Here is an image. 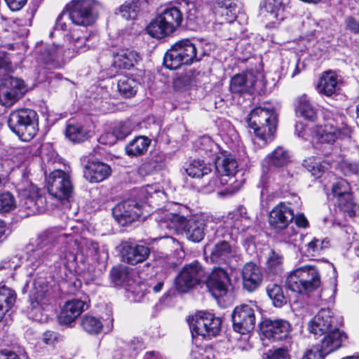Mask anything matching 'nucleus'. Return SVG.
<instances>
[{
	"mask_svg": "<svg viewBox=\"0 0 359 359\" xmlns=\"http://www.w3.org/2000/svg\"><path fill=\"white\" fill-rule=\"evenodd\" d=\"M155 219L161 230H177L184 227L187 238L194 243L201 242L205 236V222L202 217H194L187 222L184 216L167 210H159Z\"/></svg>",
	"mask_w": 359,
	"mask_h": 359,
	"instance_id": "f257e3e1",
	"label": "nucleus"
},
{
	"mask_svg": "<svg viewBox=\"0 0 359 359\" xmlns=\"http://www.w3.org/2000/svg\"><path fill=\"white\" fill-rule=\"evenodd\" d=\"M183 20V13L179 8L167 6L151 21L146 29L153 38L163 39L180 27Z\"/></svg>",
	"mask_w": 359,
	"mask_h": 359,
	"instance_id": "f03ea898",
	"label": "nucleus"
},
{
	"mask_svg": "<svg viewBox=\"0 0 359 359\" xmlns=\"http://www.w3.org/2000/svg\"><path fill=\"white\" fill-rule=\"evenodd\" d=\"M286 287L299 294H308L321 285V275L319 269L313 265H305L297 268L287 276Z\"/></svg>",
	"mask_w": 359,
	"mask_h": 359,
	"instance_id": "7ed1b4c3",
	"label": "nucleus"
},
{
	"mask_svg": "<svg viewBox=\"0 0 359 359\" xmlns=\"http://www.w3.org/2000/svg\"><path fill=\"white\" fill-rule=\"evenodd\" d=\"M199 60L201 57L197 55L195 44L186 39L177 41L166 51L163 64L168 69H177L182 65H188Z\"/></svg>",
	"mask_w": 359,
	"mask_h": 359,
	"instance_id": "20e7f679",
	"label": "nucleus"
},
{
	"mask_svg": "<svg viewBox=\"0 0 359 359\" xmlns=\"http://www.w3.org/2000/svg\"><path fill=\"white\" fill-rule=\"evenodd\" d=\"M215 177L219 181L220 186L227 185L226 191L233 194L241 188V183L235 180L237 172L238 163L235 157L226 152L221 153L217 156L215 160Z\"/></svg>",
	"mask_w": 359,
	"mask_h": 359,
	"instance_id": "39448f33",
	"label": "nucleus"
},
{
	"mask_svg": "<svg viewBox=\"0 0 359 359\" xmlns=\"http://www.w3.org/2000/svg\"><path fill=\"white\" fill-rule=\"evenodd\" d=\"M192 338L194 335L201 336L203 338L216 337L221 331L222 318L215 314L206 311H198L195 316L187 318Z\"/></svg>",
	"mask_w": 359,
	"mask_h": 359,
	"instance_id": "423d86ee",
	"label": "nucleus"
},
{
	"mask_svg": "<svg viewBox=\"0 0 359 359\" xmlns=\"http://www.w3.org/2000/svg\"><path fill=\"white\" fill-rule=\"evenodd\" d=\"M98 6L96 0H72L68 4L69 18L76 25L90 26L97 18Z\"/></svg>",
	"mask_w": 359,
	"mask_h": 359,
	"instance_id": "0eeeda50",
	"label": "nucleus"
},
{
	"mask_svg": "<svg viewBox=\"0 0 359 359\" xmlns=\"http://www.w3.org/2000/svg\"><path fill=\"white\" fill-rule=\"evenodd\" d=\"M247 123L256 135H273L277 129V115L273 109L257 107L248 115Z\"/></svg>",
	"mask_w": 359,
	"mask_h": 359,
	"instance_id": "6e6552de",
	"label": "nucleus"
},
{
	"mask_svg": "<svg viewBox=\"0 0 359 359\" xmlns=\"http://www.w3.org/2000/svg\"><path fill=\"white\" fill-rule=\"evenodd\" d=\"M17 190L20 198V205L27 212V215L41 212L43 198L36 187L27 179H24L18 184Z\"/></svg>",
	"mask_w": 359,
	"mask_h": 359,
	"instance_id": "1a4fd4ad",
	"label": "nucleus"
},
{
	"mask_svg": "<svg viewBox=\"0 0 359 359\" xmlns=\"http://www.w3.org/2000/svg\"><path fill=\"white\" fill-rule=\"evenodd\" d=\"M205 280V271L201 264L194 261L185 264L175 278L176 289L187 292Z\"/></svg>",
	"mask_w": 359,
	"mask_h": 359,
	"instance_id": "9d476101",
	"label": "nucleus"
},
{
	"mask_svg": "<svg viewBox=\"0 0 359 359\" xmlns=\"http://www.w3.org/2000/svg\"><path fill=\"white\" fill-rule=\"evenodd\" d=\"M65 239V233H61L57 229L42 232L36 240V249L34 251V256L39 257L38 264L50 260V257L54 256L53 252L55 245Z\"/></svg>",
	"mask_w": 359,
	"mask_h": 359,
	"instance_id": "9b49d317",
	"label": "nucleus"
},
{
	"mask_svg": "<svg viewBox=\"0 0 359 359\" xmlns=\"http://www.w3.org/2000/svg\"><path fill=\"white\" fill-rule=\"evenodd\" d=\"M257 306L250 303L236 306L231 313L233 330L241 334L251 332L255 325Z\"/></svg>",
	"mask_w": 359,
	"mask_h": 359,
	"instance_id": "f8f14e48",
	"label": "nucleus"
},
{
	"mask_svg": "<svg viewBox=\"0 0 359 359\" xmlns=\"http://www.w3.org/2000/svg\"><path fill=\"white\" fill-rule=\"evenodd\" d=\"M47 187L50 195L58 200L69 198L73 191L69 175L57 169L50 172L47 178Z\"/></svg>",
	"mask_w": 359,
	"mask_h": 359,
	"instance_id": "ddd939ff",
	"label": "nucleus"
},
{
	"mask_svg": "<svg viewBox=\"0 0 359 359\" xmlns=\"http://www.w3.org/2000/svg\"><path fill=\"white\" fill-rule=\"evenodd\" d=\"M187 174L193 177L201 180V187L207 192H212L216 188H219V181L215 177L212 166L204 161L194 160L186 168Z\"/></svg>",
	"mask_w": 359,
	"mask_h": 359,
	"instance_id": "4468645a",
	"label": "nucleus"
},
{
	"mask_svg": "<svg viewBox=\"0 0 359 359\" xmlns=\"http://www.w3.org/2000/svg\"><path fill=\"white\" fill-rule=\"evenodd\" d=\"M210 258L214 263L230 265L240 258L239 248L228 241H219L214 245Z\"/></svg>",
	"mask_w": 359,
	"mask_h": 359,
	"instance_id": "2eb2a0df",
	"label": "nucleus"
},
{
	"mask_svg": "<svg viewBox=\"0 0 359 359\" xmlns=\"http://www.w3.org/2000/svg\"><path fill=\"white\" fill-rule=\"evenodd\" d=\"M62 48L55 43H38L36 47L38 62L44 64L48 68L55 69L60 66L62 60Z\"/></svg>",
	"mask_w": 359,
	"mask_h": 359,
	"instance_id": "dca6fc26",
	"label": "nucleus"
},
{
	"mask_svg": "<svg viewBox=\"0 0 359 359\" xmlns=\"http://www.w3.org/2000/svg\"><path fill=\"white\" fill-rule=\"evenodd\" d=\"M112 214L118 224L126 226L137 219L142 215V210L135 201L128 200L117 204Z\"/></svg>",
	"mask_w": 359,
	"mask_h": 359,
	"instance_id": "f3484780",
	"label": "nucleus"
},
{
	"mask_svg": "<svg viewBox=\"0 0 359 359\" xmlns=\"http://www.w3.org/2000/svg\"><path fill=\"white\" fill-rule=\"evenodd\" d=\"M337 320L332 311L329 309H322L309 321L308 327L311 333L322 336L334 327H337Z\"/></svg>",
	"mask_w": 359,
	"mask_h": 359,
	"instance_id": "a211bd4d",
	"label": "nucleus"
},
{
	"mask_svg": "<svg viewBox=\"0 0 359 359\" xmlns=\"http://www.w3.org/2000/svg\"><path fill=\"white\" fill-rule=\"evenodd\" d=\"M205 283L208 290L215 299L226 294L230 279L226 271L222 268H215L209 275Z\"/></svg>",
	"mask_w": 359,
	"mask_h": 359,
	"instance_id": "6ab92c4d",
	"label": "nucleus"
},
{
	"mask_svg": "<svg viewBox=\"0 0 359 359\" xmlns=\"http://www.w3.org/2000/svg\"><path fill=\"white\" fill-rule=\"evenodd\" d=\"M294 219L292 208L284 202H280L270 212L269 224L276 231L286 229Z\"/></svg>",
	"mask_w": 359,
	"mask_h": 359,
	"instance_id": "aec40b11",
	"label": "nucleus"
},
{
	"mask_svg": "<svg viewBox=\"0 0 359 359\" xmlns=\"http://www.w3.org/2000/svg\"><path fill=\"white\" fill-rule=\"evenodd\" d=\"M262 330L264 335L273 341H283L290 337L291 325L285 320L266 319L262 322Z\"/></svg>",
	"mask_w": 359,
	"mask_h": 359,
	"instance_id": "412c9836",
	"label": "nucleus"
},
{
	"mask_svg": "<svg viewBox=\"0 0 359 359\" xmlns=\"http://www.w3.org/2000/svg\"><path fill=\"white\" fill-rule=\"evenodd\" d=\"M36 114L34 111L29 109H22L13 111L8 121V123L11 130L19 135L22 128H27L34 125L36 121Z\"/></svg>",
	"mask_w": 359,
	"mask_h": 359,
	"instance_id": "4be33fe9",
	"label": "nucleus"
},
{
	"mask_svg": "<svg viewBox=\"0 0 359 359\" xmlns=\"http://www.w3.org/2000/svg\"><path fill=\"white\" fill-rule=\"evenodd\" d=\"M151 253L150 248L144 245L124 243L121 248L123 262L135 265L147 260Z\"/></svg>",
	"mask_w": 359,
	"mask_h": 359,
	"instance_id": "5701e85b",
	"label": "nucleus"
},
{
	"mask_svg": "<svg viewBox=\"0 0 359 359\" xmlns=\"http://www.w3.org/2000/svg\"><path fill=\"white\" fill-rule=\"evenodd\" d=\"M322 336L323 337L320 341L319 349L325 355L339 348L347 338L346 333L337 327H334Z\"/></svg>",
	"mask_w": 359,
	"mask_h": 359,
	"instance_id": "b1692460",
	"label": "nucleus"
},
{
	"mask_svg": "<svg viewBox=\"0 0 359 359\" xmlns=\"http://www.w3.org/2000/svg\"><path fill=\"white\" fill-rule=\"evenodd\" d=\"M67 40L69 43V48L77 54L85 52L94 46L98 41V36L96 34H89L88 36H82L79 29H74L67 35Z\"/></svg>",
	"mask_w": 359,
	"mask_h": 359,
	"instance_id": "393cba45",
	"label": "nucleus"
},
{
	"mask_svg": "<svg viewBox=\"0 0 359 359\" xmlns=\"http://www.w3.org/2000/svg\"><path fill=\"white\" fill-rule=\"evenodd\" d=\"M85 306L86 302L80 299H74L67 301L58 316L60 324L69 325L74 323L84 311Z\"/></svg>",
	"mask_w": 359,
	"mask_h": 359,
	"instance_id": "a878e982",
	"label": "nucleus"
},
{
	"mask_svg": "<svg viewBox=\"0 0 359 359\" xmlns=\"http://www.w3.org/2000/svg\"><path fill=\"white\" fill-rule=\"evenodd\" d=\"M109 165L100 161H88L83 171L84 177L91 183L100 182L111 175Z\"/></svg>",
	"mask_w": 359,
	"mask_h": 359,
	"instance_id": "bb28decb",
	"label": "nucleus"
},
{
	"mask_svg": "<svg viewBox=\"0 0 359 359\" xmlns=\"http://www.w3.org/2000/svg\"><path fill=\"white\" fill-rule=\"evenodd\" d=\"M242 280L244 289L248 292L255 290L262 280L260 269L253 263H247L242 270Z\"/></svg>",
	"mask_w": 359,
	"mask_h": 359,
	"instance_id": "cd10ccee",
	"label": "nucleus"
},
{
	"mask_svg": "<svg viewBox=\"0 0 359 359\" xmlns=\"http://www.w3.org/2000/svg\"><path fill=\"white\" fill-rule=\"evenodd\" d=\"M256 81L252 72L236 74L231 79L229 90L232 93L238 95L250 93Z\"/></svg>",
	"mask_w": 359,
	"mask_h": 359,
	"instance_id": "c85d7f7f",
	"label": "nucleus"
},
{
	"mask_svg": "<svg viewBox=\"0 0 359 359\" xmlns=\"http://www.w3.org/2000/svg\"><path fill=\"white\" fill-rule=\"evenodd\" d=\"M341 80L335 72L328 70L323 73L317 86L318 92L326 96H332L339 90Z\"/></svg>",
	"mask_w": 359,
	"mask_h": 359,
	"instance_id": "c756f323",
	"label": "nucleus"
},
{
	"mask_svg": "<svg viewBox=\"0 0 359 359\" xmlns=\"http://www.w3.org/2000/svg\"><path fill=\"white\" fill-rule=\"evenodd\" d=\"M49 297L48 284L43 280L36 278L33 283V289L29 294L32 309L48 304Z\"/></svg>",
	"mask_w": 359,
	"mask_h": 359,
	"instance_id": "7c9ffc66",
	"label": "nucleus"
},
{
	"mask_svg": "<svg viewBox=\"0 0 359 359\" xmlns=\"http://www.w3.org/2000/svg\"><path fill=\"white\" fill-rule=\"evenodd\" d=\"M76 257L73 252H66L64 255H60V265L55 271V276L57 278L72 282L74 279L72 268L74 266Z\"/></svg>",
	"mask_w": 359,
	"mask_h": 359,
	"instance_id": "2f4dec72",
	"label": "nucleus"
},
{
	"mask_svg": "<svg viewBox=\"0 0 359 359\" xmlns=\"http://www.w3.org/2000/svg\"><path fill=\"white\" fill-rule=\"evenodd\" d=\"M146 0H128L120 6L118 11L126 20H135L147 7Z\"/></svg>",
	"mask_w": 359,
	"mask_h": 359,
	"instance_id": "473e14b6",
	"label": "nucleus"
},
{
	"mask_svg": "<svg viewBox=\"0 0 359 359\" xmlns=\"http://www.w3.org/2000/svg\"><path fill=\"white\" fill-rule=\"evenodd\" d=\"M141 59L138 53L130 49H122L114 55V66L119 69H130Z\"/></svg>",
	"mask_w": 359,
	"mask_h": 359,
	"instance_id": "72a5a7b5",
	"label": "nucleus"
},
{
	"mask_svg": "<svg viewBox=\"0 0 359 359\" xmlns=\"http://www.w3.org/2000/svg\"><path fill=\"white\" fill-rule=\"evenodd\" d=\"M296 112L305 119L311 121H314L317 116L316 109L311 104L310 99L306 95H302L298 97Z\"/></svg>",
	"mask_w": 359,
	"mask_h": 359,
	"instance_id": "f704fd0d",
	"label": "nucleus"
},
{
	"mask_svg": "<svg viewBox=\"0 0 359 359\" xmlns=\"http://www.w3.org/2000/svg\"><path fill=\"white\" fill-rule=\"evenodd\" d=\"M151 144V140L147 136H136L126 147V151L128 156H136L147 151Z\"/></svg>",
	"mask_w": 359,
	"mask_h": 359,
	"instance_id": "c9c22d12",
	"label": "nucleus"
},
{
	"mask_svg": "<svg viewBox=\"0 0 359 359\" xmlns=\"http://www.w3.org/2000/svg\"><path fill=\"white\" fill-rule=\"evenodd\" d=\"M16 294L13 290L5 286L0 287V320L14 304Z\"/></svg>",
	"mask_w": 359,
	"mask_h": 359,
	"instance_id": "e433bc0d",
	"label": "nucleus"
},
{
	"mask_svg": "<svg viewBox=\"0 0 359 359\" xmlns=\"http://www.w3.org/2000/svg\"><path fill=\"white\" fill-rule=\"evenodd\" d=\"M163 162L161 156H154L146 159L138 168L137 172L141 176H147L160 170L163 168Z\"/></svg>",
	"mask_w": 359,
	"mask_h": 359,
	"instance_id": "4c0bfd02",
	"label": "nucleus"
},
{
	"mask_svg": "<svg viewBox=\"0 0 359 359\" xmlns=\"http://www.w3.org/2000/svg\"><path fill=\"white\" fill-rule=\"evenodd\" d=\"M137 87L138 83L133 79L123 76L118 81V91L125 97L134 96L137 93Z\"/></svg>",
	"mask_w": 359,
	"mask_h": 359,
	"instance_id": "58836bf2",
	"label": "nucleus"
},
{
	"mask_svg": "<svg viewBox=\"0 0 359 359\" xmlns=\"http://www.w3.org/2000/svg\"><path fill=\"white\" fill-rule=\"evenodd\" d=\"M266 292L276 307H282L287 303V299L280 285L269 283L266 287Z\"/></svg>",
	"mask_w": 359,
	"mask_h": 359,
	"instance_id": "ea45409f",
	"label": "nucleus"
},
{
	"mask_svg": "<svg viewBox=\"0 0 359 359\" xmlns=\"http://www.w3.org/2000/svg\"><path fill=\"white\" fill-rule=\"evenodd\" d=\"M247 218L245 217L239 216L238 212H231L229 213L224 222V228L232 229V233L233 231L235 233H240L242 231H245L246 229L249 227V225L241 226L243 222H247Z\"/></svg>",
	"mask_w": 359,
	"mask_h": 359,
	"instance_id": "a19ab883",
	"label": "nucleus"
},
{
	"mask_svg": "<svg viewBox=\"0 0 359 359\" xmlns=\"http://www.w3.org/2000/svg\"><path fill=\"white\" fill-rule=\"evenodd\" d=\"M266 160L269 165L275 167H283L290 162L288 151L282 147H277L271 154L268 156Z\"/></svg>",
	"mask_w": 359,
	"mask_h": 359,
	"instance_id": "79ce46f5",
	"label": "nucleus"
},
{
	"mask_svg": "<svg viewBox=\"0 0 359 359\" xmlns=\"http://www.w3.org/2000/svg\"><path fill=\"white\" fill-rule=\"evenodd\" d=\"M1 79H4L2 83L10 90L15 92V94L20 98L27 92V87L22 79L9 76L7 74Z\"/></svg>",
	"mask_w": 359,
	"mask_h": 359,
	"instance_id": "37998d69",
	"label": "nucleus"
},
{
	"mask_svg": "<svg viewBox=\"0 0 359 359\" xmlns=\"http://www.w3.org/2000/svg\"><path fill=\"white\" fill-rule=\"evenodd\" d=\"M337 201L339 208L343 212L348 213L350 217H353L356 215L358 207L353 200L351 192L344 195V196H340Z\"/></svg>",
	"mask_w": 359,
	"mask_h": 359,
	"instance_id": "c03bdc74",
	"label": "nucleus"
},
{
	"mask_svg": "<svg viewBox=\"0 0 359 359\" xmlns=\"http://www.w3.org/2000/svg\"><path fill=\"white\" fill-rule=\"evenodd\" d=\"M83 329L91 334H97L102 330L103 325L97 318L92 316L83 317L81 321Z\"/></svg>",
	"mask_w": 359,
	"mask_h": 359,
	"instance_id": "a18cd8bd",
	"label": "nucleus"
},
{
	"mask_svg": "<svg viewBox=\"0 0 359 359\" xmlns=\"http://www.w3.org/2000/svg\"><path fill=\"white\" fill-rule=\"evenodd\" d=\"M329 245V241L313 238L306 245L305 253L307 256L314 257L321 254Z\"/></svg>",
	"mask_w": 359,
	"mask_h": 359,
	"instance_id": "49530a36",
	"label": "nucleus"
},
{
	"mask_svg": "<svg viewBox=\"0 0 359 359\" xmlns=\"http://www.w3.org/2000/svg\"><path fill=\"white\" fill-rule=\"evenodd\" d=\"M283 230L284 231L280 236V239L282 241L294 246L299 245L302 238V235L299 234L294 226H288Z\"/></svg>",
	"mask_w": 359,
	"mask_h": 359,
	"instance_id": "de8ad7c7",
	"label": "nucleus"
},
{
	"mask_svg": "<svg viewBox=\"0 0 359 359\" xmlns=\"http://www.w3.org/2000/svg\"><path fill=\"white\" fill-rule=\"evenodd\" d=\"M128 268L123 265L113 267L110 273L111 280L116 285H119L124 283L128 278Z\"/></svg>",
	"mask_w": 359,
	"mask_h": 359,
	"instance_id": "09e8293b",
	"label": "nucleus"
},
{
	"mask_svg": "<svg viewBox=\"0 0 359 359\" xmlns=\"http://www.w3.org/2000/svg\"><path fill=\"white\" fill-rule=\"evenodd\" d=\"M20 97L15 94V92L10 90L3 83L0 86V104L4 107H11Z\"/></svg>",
	"mask_w": 359,
	"mask_h": 359,
	"instance_id": "8fccbe9b",
	"label": "nucleus"
},
{
	"mask_svg": "<svg viewBox=\"0 0 359 359\" xmlns=\"http://www.w3.org/2000/svg\"><path fill=\"white\" fill-rule=\"evenodd\" d=\"M16 207L15 197L10 192L0 194V213L8 212Z\"/></svg>",
	"mask_w": 359,
	"mask_h": 359,
	"instance_id": "3c124183",
	"label": "nucleus"
},
{
	"mask_svg": "<svg viewBox=\"0 0 359 359\" xmlns=\"http://www.w3.org/2000/svg\"><path fill=\"white\" fill-rule=\"evenodd\" d=\"M282 262V256L272 250L271 251L266 262V269L269 272L278 273L280 270Z\"/></svg>",
	"mask_w": 359,
	"mask_h": 359,
	"instance_id": "603ef678",
	"label": "nucleus"
},
{
	"mask_svg": "<svg viewBox=\"0 0 359 359\" xmlns=\"http://www.w3.org/2000/svg\"><path fill=\"white\" fill-rule=\"evenodd\" d=\"M290 177V173L286 170H277L270 173L269 178L271 181H269V184L273 183L276 187H283L287 180Z\"/></svg>",
	"mask_w": 359,
	"mask_h": 359,
	"instance_id": "864d4df0",
	"label": "nucleus"
},
{
	"mask_svg": "<svg viewBox=\"0 0 359 359\" xmlns=\"http://www.w3.org/2000/svg\"><path fill=\"white\" fill-rule=\"evenodd\" d=\"M332 194L337 199L351 192L349 184L345 180H339L332 186Z\"/></svg>",
	"mask_w": 359,
	"mask_h": 359,
	"instance_id": "5fc2aeb1",
	"label": "nucleus"
},
{
	"mask_svg": "<svg viewBox=\"0 0 359 359\" xmlns=\"http://www.w3.org/2000/svg\"><path fill=\"white\" fill-rule=\"evenodd\" d=\"M13 153H14V154L12 156V158H11V161L13 162V165L5 169V165H9L8 160L6 159V160L4 161V162L1 164L2 168L4 169L3 170H8V172L9 170L13 169V168L15 166L19 167L20 165H22V163H25L26 156H25V154L24 151L20 150V151H14Z\"/></svg>",
	"mask_w": 359,
	"mask_h": 359,
	"instance_id": "6e6d98bb",
	"label": "nucleus"
},
{
	"mask_svg": "<svg viewBox=\"0 0 359 359\" xmlns=\"http://www.w3.org/2000/svg\"><path fill=\"white\" fill-rule=\"evenodd\" d=\"M196 144H201L199 149L204 151H210L211 153L214 152L216 154L219 149L218 145L212 141L210 136H198Z\"/></svg>",
	"mask_w": 359,
	"mask_h": 359,
	"instance_id": "4d7b16f0",
	"label": "nucleus"
},
{
	"mask_svg": "<svg viewBox=\"0 0 359 359\" xmlns=\"http://www.w3.org/2000/svg\"><path fill=\"white\" fill-rule=\"evenodd\" d=\"M282 4V0H264L261 6L271 15L276 17Z\"/></svg>",
	"mask_w": 359,
	"mask_h": 359,
	"instance_id": "13d9d810",
	"label": "nucleus"
},
{
	"mask_svg": "<svg viewBox=\"0 0 359 359\" xmlns=\"http://www.w3.org/2000/svg\"><path fill=\"white\" fill-rule=\"evenodd\" d=\"M11 62L5 52L0 50V81L1 77L6 76L7 72L11 69Z\"/></svg>",
	"mask_w": 359,
	"mask_h": 359,
	"instance_id": "bf43d9fd",
	"label": "nucleus"
},
{
	"mask_svg": "<svg viewBox=\"0 0 359 359\" xmlns=\"http://www.w3.org/2000/svg\"><path fill=\"white\" fill-rule=\"evenodd\" d=\"M130 122H118L114 127L113 135H130L132 132Z\"/></svg>",
	"mask_w": 359,
	"mask_h": 359,
	"instance_id": "052dcab7",
	"label": "nucleus"
},
{
	"mask_svg": "<svg viewBox=\"0 0 359 359\" xmlns=\"http://www.w3.org/2000/svg\"><path fill=\"white\" fill-rule=\"evenodd\" d=\"M87 246V256L92 257L96 259H98L99 254V245L95 241H88L86 243Z\"/></svg>",
	"mask_w": 359,
	"mask_h": 359,
	"instance_id": "680f3d73",
	"label": "nucleus"
},
{
	"mask_svg": "<svg viewBox=\"0 0 359 359\" xmlns=\"http://www.w3.org/2000/svg\"><path fill=\"white\" fill-rule=\"evenodd\" d=\"M346 27L353 34H359V22L354 18L349 16L345 20Z\"/></svg>",
	"mask_w": 359,
	"mask_h": 359,
	"instance_id": "e2e57ef3",
	"label": "nucleus"
},
{
	"mask_svg": "<svg viewBox=\"0 0 359 359\" xmlns=\"http://www.w3.org/2000/svg\"><path fill=\"white\" fill-rule=\"evenodd\" d=\"M5 1L11 11H18L25 6L27 0H5Z\"/></svg>",
	"mask_w": 359,
	"mask_h": 359,
	"instance_id": "0e129e2a",
	"label": "nucleus"
},
{
	"mask_svg": "<svg viewBox=\"0 0 359 359\" xmlns=\"http://www.w3.org/2000/svg\"><path fill=\"white\" fill-rule=\"evenodd\" d=\"M325 356L320 349L316 348L314 350L312 348L307 350L302 359H323Z\"/></svg>",
	"mask_w": 359,
	"mask_h": 359,
	"instance_id": "69168bd1",
	"label": "nucleus"
},
{
	"mask_svg": "<svg viewBox=\"0 0 359 359\" xmlns=\"http://www.w3.org/2000/svg\"><path fill=\"white\" fill-rule=\"evenodd\" d=\"M58 338V334L53 332V331H46L43 333L42 340L43 341L48 344V345H52L55 341H57Z\"/></svg>",
	"mask_w": 359,
	"mask_h": 359,
	"instance_id": "338daca9",
	"label": "nucleus"
},
{
	"mask_svg": "<svg viewBox=\"0 0 359 359\" xmlns=\"http://www.w3.org/2000/svg\"><path fill=\"white\" fill-rule=\"evenodd\" d=\"M285 351L283 348L269 350L266 353L267 359H285Z\"/></svg>",
	"mask_w": 359,
	"mask_h": 359,
	"instance_id": "774afa93",
	"label": "nucleus"
}]
</instances>
